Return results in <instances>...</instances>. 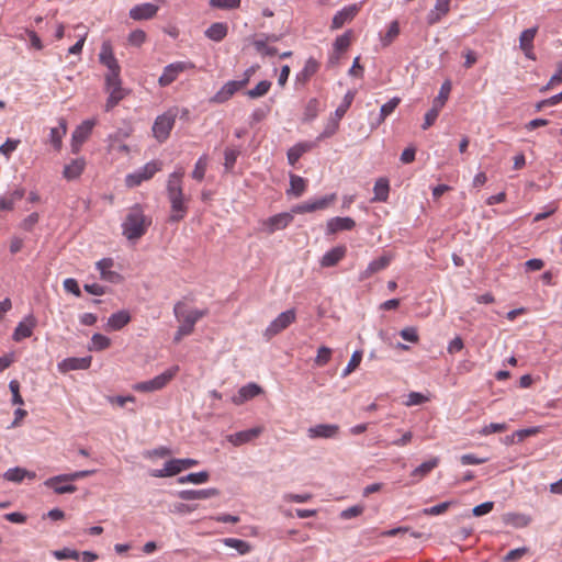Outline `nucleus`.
<instances>
[{"label": "nucleus", "instance_id": "nucleus-1", "mask_svg": "<svg viewBox=\"0 0 562 562\" xmlns=\"http://www.w3.org/2000/svg\"><path fill=\"white\" fill-rule=\"evenodd\" d=\"M184 169L179 167L171 172L167 180L166 191L170 203L169 222L178 223L188 214V202L190 198L183 193L182 178Z\"/></svg>", "mask_w": 562, "mask_h": 562}, {"label": "nucleus", "instance_id": "nucleus-2", "mask_svg": "<svg viewBox=\"0 0 562 562\" xmlns=\"http://www.w3.org/2000/svg\"><path fill=\"white\" fill-rule=\"evenodd\" d=\"M151 222L143 205L136 203L128 209L121 224L122 234L128 241H136L147 233Z\"/></svg>", "mask_w": 562, "mask_h": 562}, {"label": "nucleus", "instance_id": "nucleus-3", "mask_svg": "<svg viewBox=\"0 0 562 562\" xmlns=\"http://www.w3.org/2000/svg\"><path fill=\"white\" fill-rule=\"evenodd\" d=\"M175 317L181 322V325L178 327L173 341L179 342L184 336L190 335L194 330V326L199 319L206 316L209 314L207 308L203 310H191L186 311V305L183 302L179 301L173 306Z\"/></svg>", "mask_w": 562, "mask_h": 562}, {"label": "nucleus", "instance_id": "nucleus-4", "mask_svg": "<svg viewBox=\"0 0 562 562\" xmlns=\"http://www.w3.org/2000/svg\"><path fill=\"white\" fill-rule=\"evenodd\" d=\"M178 372V366L170 367L162 373L156 375L155 378L148 381H143L134 384L133 389L142 393H150L162 390L177 375Z\"/></svg>", "mask_w": 562, "mask_h": 562}, {"label": "nucleus", "instance_id": "nucleus-5", "mask_svg": "<svg viewBox=\"0 0 562 562\" xmlns=\"http://www.w3.org/2000/svg\"><path fill=\"white\" fill-rule=\"evenodd\" d=\"M177 119V110L170 109L161 115H158L153 125V133L159 143H164L175 125Z\"/></svg>", "mask_w": 562, "mask_h": 562}, {"label": "nucleus", "instance_id": "nucleus-6", "mask_svg": "<svg viewBox=\"0 0 562 562\" xmlns=\"http://www.w3.org/2000/svg\"><path fill=\"white\" fill-rule=\"evenodd\" d=\"M162 164L160 161L151 160L134 172L125 177V183L130 188L139 186L142 182L151 179L156 172L161 170Z\"/></svg>", "mask_w": 562, "mask_h": 562}, {"label": "nucleus", "instance_id": "nucleus-7", "mask_svg": "<svg viewBox=\"0 0 562 562\" xmlns=\"http://www.w3.org/2000/svg\"><path fill=\"white\" fill-rule=\"evenodd\" d=\"M296 313L294 308L286 310L280 313L266 328L263 336L270 340L276 335L286 329L292 323L295 322Z\"/></svg>", "mask_w": 562, "mask_h": 562}, {"label": "nucleus", "instance_id": "nucleus-8", "mask_svg": "<svg viewBox=\"0 0 562 562\" xmlns=\"http://www.w3.org/2000/svg\"><path fill=\"white\" fill-rule=\"evenodd\" d=\"M194 67V64L189 60L171 63L164 68L162 74L158 79V83L160 87H168L179 77L180 74L193 69Z\"/></svg>", "mask_w": 562, "mask_h": 562}, {"label": "nucleus", "instance_id": "nucleus-9", "mask_svg": "<svg viewBox=\"0 0 562 562\" xmlns=\"http://www.w3.org/2000/svg\"><path fill=\"white\" fill-rule=\"evenodd\" d=\"M336 200V194L331 193L325 196L311 199L308 201H305L301 204H297L292 207V213L295 214H303V213H311L317 210H324L329 204H331Z\"/></svg>", "mask_w": 562, "mask_h": 562}, {"label": "nucleus", "instance_id": "nucleus-10", "mask_svg": "<svg viewBox=\"0 0 562 562\" xmlns=\"http://www.w3.org/2000/svg\"><path fill=\"white\" fill-rule=\"evenodd\" d=\"M293 221V214L289 212L272 215L262 222V231L267 234H273L277 231L284 229Z\"/></svg>", "mask_w": 562, "mask_h": 562}, {"label": "nucleus", "instance_id": "nucleus-11", "mask_svg": "<svg viewBox=\"0 0 562 562\" xmlns=\"http://www.w3.org/2000/svg\"><path fill=\"white\" fill-rule=\"evenodd\" d=\"M93 126V121L86 120L72 132L71 151L74 154H77L80 150L81 145L88 139L89 135L91 134Z\"/></svg>", "mask_w": 562, "mask_h": 562}, {"label": "nucleus", "instance_id": "nucleus-12", "mask_svg": "<svg viewBox=\"0 0 562 562\" xmlns=\"http://www.w3.org/2000/svg\"><path fill=\"white\" fill-rule=\"evenodd\" d=\"M37 325V319L30 313L27 314L14 328L12 339L16 342L22 341L32 336L34 328Z\"/></svg>", "mask_w": 562, "mask_h": 562}, {"label": "nucleus", "instance_id": "nucleus-13", "mask_svg": "<svg viewBox=\"0 0 562 562\" xmlns=\"http://www.w3.org/2000/svg\"><path fill=\"white\" fill-rule=\"evenodd\" d=\"M361 4L362 3H355L346 5L341 10L337 11L331 20V29L338 30L342 27L345 23L352 21L360 11Z\"/></svg>", "mask_w": 562, "mask_h": 562}, {"label": "nucleus", "instance_id": "nucleus-14", "mask_svg": "<svg viewBox=\"0 0 562 562\" xmlns=\"http://www.w3.org/2000/svg\"><path fill=\"white\" fill-rule=\"evenodd\" d=\"M319 64L314 58H308L301 71L295 75L294 87L296 90L304 88L311 78L318 71Z\"/></svg>", "mask_w": 562, "mask_h": 562}, {"label": "nucleus", "instance_id": "nucleus-15", "mask_svg": "<svg viewBox=\"0 0 562 562\" xmlns=\"http://www.w3.org/2000/svg\"><path fill=\"white\" fill-rule=\"evenodd\" d=\"M246 86V81H227L212 98L213 103H224L228 101L239 89Z\"/></svg>", "mask_w": 562, "mask_h": 562}, {"label": "nucleus", "instance_id": "nucleus-16", "mask_svg": "<svg viewBox=\"0 0 562 562\" xmlns=\"http://www.w3.org/2000/svg\"><path fill=\"white\" fill-rule=\"evenodd\" d=\"M263 428L262 427H252L246 430L237 431L235 434H231L226 437L227 441L232 445L238 447L248 442L254 441L258 438Z\"/></svg>", "mask_w": 562, "mask_h": 562}, {"label": "nucleus", "instance_id": "nucleus-17", "mask_svg": "<svg viewBox=\"0 0 562 562\" xmlns=\"http://www.w3.org/2000/svg\"><path fill=\"white\" fill-rule=\"evenodd\" d=\"M356 227V222L351 217H331L326 223V235H334L339 232L352 231Z\"/></svg>", "mask_w": 562, "mask_h": 562}, {"label": "nucleus", "instance_id": "nucleus-18", "mask_svg": "<svg viewBox=\"0 0 562 562\" xmlns=\"http://www.w3.org/2000/svg\"><path fill=\"white\" fill-rule=\"evenodd\" d=\"M158 10L159 7L157 4L146 2L133 7L128 15L134 21L149 20L157 14Z\"/></svg>", "mask_w": 562, "mask_h": 562}, {"label": "nucleus", "instance_id": "nucleus-19", "mask_svg": "<svg viewBox=\"0 0 562 562\" xmlns=\"http://www.w3.org/2000/svg\"><path fill=\"white\" fill-rule=\"evenodd\" d=\"M44 485L48 488H52L56 494H69L75 493L77 491L76 485L70 484L69 479H61L59 475H55L52 477H48Z\"/></svg>", "mask_w": 562, "mask_h": 562}, {"label": "nucleus", "instance_id": "nucleus-20", "mask_svg": "<svg viewBox=\"0 0 562 562\" xmlns=\"http://www.w3.org/2000/svg\"><path fill=\"white\" fill-rule=\"evenodd\" d=\"M339 431V426L335 424H318L307 429V436L310 439L316 438H334Z\"/></svg>", "mask_w": 562, "mask_h": 562}, {"label": "nucleus", "instance_id": "nucleus-21", "mask_svg": "<svg viewBox=\"0 0 562 562\" xmlns=\"http://www.w3.org/2000/svg\"><path fill=\"white\" fill-rule=\"evenodd\" d=\"M260 393H262V389L258 384L250 382L238 390L237 394L232 397V402L235 405H241Z\"/></svg>", "mask_w": 562, "mask_h": 562}, {"label": "nucleus", "instance_id": "nucleus-22", "mask_svg": "<svg viewBox=\"0 0 562 562\" xmlns=\"http://www.w3.org/2000/svg\"><path fill=\"white\" fill-rule=\"evenodd\" d=\"M91 361L92 358L90 356L82 358L70 357L60 361L58 363V369L61 372L86 370L91 366Z\"/></svg>", "mask_w": 562, "mask_h": 562}, {"label": "nucleus", "instance_id": "nucleus-23", "mask_svg": "<svg viewBox=\"0 0 562 562\" xmlns=\"http://www.w3.org/2000/svg\"><path fill=\"white\" fill-rule=\"evenodd\" d=\"M390 262H391V257L386 256V255H383V256L372 260L368 265V267L363 271L360 272L359 280L364 281V280L369 279L374 273L387 268Z\"/></svg>", "mask_w": 562, "mask_h": 562}, {"label": "nucleus", "instance_id": "nucleus-24", "mask_svg": "<svg viewBox=\"0 0 562 562\" xmlns=\"http://www.w3.org/2000/svg\"><path fill=\"white\" fill-rule=\"evenodd\" d=\"M216 495H218V491L213 487L203 490H182L178 493L179 498L182 501L207 499Z\"/></svg>", "mask_w": 562, "mask_h": 562}, {"label": "nucleus", "instance_id": "nucleus-25", "mask_svg": "<svg viewBox=\"0 0 562 562\" xmlns=\"http://www.w3.org/2000/svg\"><path fill=\"white\" fill-rule=\"evenodd\" d=\"M86 168V159L83 157L72 159L69 164L65 165L63 177L68 181L78 179Z\"/></svg>", "mask_w": 562, "mask_h": 562}, {"label": "nucleus", "instance_id": "nucleus-26", "mask_svg": "<svg viewBox=\"0 0 562 562\" xmlns=\"http://www.w3.org/2000/svg\"><path fill=\"white\" fill-rule=\"evenodd\" d=\"M346 251L345 246H336L329 249L323 255L321 266L324 268L336 266L346 256Z\"/></svg>", "mask_w": 562, "mask_h": 562}, {"label": "nucleus", "instance_id": "nucleus-27", "mask_svg": "<svg viewBox=\"0 0 562 562\" xmlns=\"http://www.w3.org/2000/svg\"><path fill=\"white\" fill-rule=\"evenodd\" d=\"M58 126L52 127L48 140L55 150H60L63 146V138L67 133V122L65 119H59Z\"/></svg>", "mask_w": 562, "mask_h": 562}, {"label": "nucleus", "instance_id": "nucleus-28", "mask_svg": "<svg viewBox=\"0 0 562 562\" xmlns=\"http://www.w3.org/2000/svg\"><path fill=\"white\" fill-rule=\"evenodd\" d=\"M3 477L9 482L21 483L24 479L34 480L36 477V473L20 467H15L8 469L3 473Z\"/></svg>", "mask_w": 562, "mask_h": 562}, {"label": "nucleus", "instance_id": "nucleus-29", "mask_svg": "<svg viewBox=\"0 0 562 562\" xmlns=\"http://www.w3.org/2000/svg\"><path fill=\"white\" fill-rule=\"evenodd\" d=\"M25 195V189L22 187L15 188L5 196H0V210L12 211L14 204Z\"/></svg>", "mask_w": 562, "mask_h": 562}, {"label": "nucleus", "instance_id": "nucleus-30", "mask_svg": "<svg viewBox=\"0 0 562 562\" xmlns=\"http://www.w3.org/2000/svg\"><path fill=\"white\" fill-rule=\"evenodd\" d=\"M228 32V26L224 22H215L211 24L204 32L205 36L213 42L223 41Z\"/></svg>", "mask_w": 562, "mask_h": 562}, {"label": "nucleus", "instance_id": "nucleus-31", "mask_svg": "<svg viewBox=\"0 0 562 562\" xmlns=\"http://www.w3.org/2000/svg\"><path fill=\"white\" fill-rule=\"evenodd\" d=\"M372 202H386L390 193V182L386 178H379L373 187Z\"/></svg>", "mask_w": 562, "mask_h": 562}, {"label": "nucleus", "instance_id": "nucleus-32", "mask_svg": "<svg viewBox=\"0 0 562 562\" xmlns=\"http://www.w3.org/2000/svg\"><path fill=\"white\" fill-rule=\"evenodd\" d=\"M113 267V259L103 258L97 262V269L100 271L101 278L109 282H115L120 276L111 270Z\"/></svg>", "mask_w": 562, "mask_h": 562}, {"label": "nucleus", "instance_id": "nucleus-33", "mask_svg": "<svg viewBox=\"0 0 562 562\" xmlns=\"http://www.w3.org/2000/svg\"><path fill=\"white\" fill-rule=\"evenodd\" d=\"M131 321V315L127 311H119L113 313L108 319V326L112 330H120Z\"/></svg>", "mask_w": 562, "mask_h": 562}, {"label": "nucleus", "instance_id": "nucleus-34", "mask_svg": "<svg viewBox=\"0 0 562 562\" xmlns=\"http://www.w3.org/2000/svg\"><path fill=\"white\" fill-rule=\"evenodd\" d=\"M99 59L100 63L108 68V70L121 68L112 52V48L108 44L102 45L101 52L99 54Z\"/></svg>", "mask_w": 562, "mask_h": 562}, {"label": "nucleus", "instance_id": "nucleus-35", "mask_svg": "<svg viewBox=\"0 0 562 562\" xmlns=\"http://www.w3.org/2000/svg\"><path fill=\"white\" fill-rule=\"evenodd\" d=\"M307 181L297 175H290V189L286 190L288 195L300 198L306 190Z\"/></svg>", "mask_w": 562, "mask_h": 562}, {"label": "nucleus", "instance_id": "nucleus-36", "mask_svg": "<svg viewBox=\"0 0 562 562\" xmlns=\"http://www.w3.org/2000/svg\"><path fill=\"white\" fill-rule=\"evenodd\" d=\"M312 148V145L308 143H297L293 147H291L288 153V162L291 166H294L300 158L304 155V153L308 151Z\"/></svg>", "mask_w": 562, "mask_h": 562}, {"label": "nucleus", "instance_id": "nucleus-37", "mask_svg": "<svg viewBox=\"0 0 562 562\" xmlns=\"http://www.w3.org/2000/svg\"><path fill=\"white\" fill-rule=\"evenodd\" d=\"M537 34V27L526 29L520 33L519 47L521 50L533 49V40Z\"/></svg>", "mask_w": 562, "mask_h": 562}, {"label": "nucleus", "instance_id": "nucleus-38", "mask_svg": "<svg viewBox=\"0 0 562 562\" xmlns=\"http://www.w3.org/2000/svg\"><path fill=\"white\" fill-rule=\"evenodd\" d=\"M210 474L206 471H200L195 473H189L187 475L178 477L179 484L192 483L203 484L209 481Z\"/></svg>", "mask_w": 562, "mask_h": 562}, {"label": "nucleus", "instance_id": "nucleus-39", "mask_svg": "<svg viewBox=\"0 0 562 562\" xmlns=\"http://www.w3.org/2000/svg\"><path fill=\"white\" fill-rule=\"evenodd\" d=\"M438 463H439L438 458H432L428 461H425L413 470L412 476L422 479L425 475H427L429 472H431L438 465Z\"/></svg>", "mask_w": 562, "mask_h": 562}, {"label": "nucleus", "instance_id": "nucleus-40", "mask_svg": "<svg viewBox=\"0 0 562 562\" xmlns=\"http://www.w3.org/2000/svg\"><path fill=\"white\" fill-rule=\"evenodd\" d=\"M319 112V101L316 98H312L307 101L304 112H303V121L312 122L315 120Z\"/></svg>", "mask_w": 562, "mask_h": 562}, {"label": "nucleus", "instance_id": "nucleus-41", "mask_svg": "<svg viewBox=\"0 0 562 562\" xmlns=\"http://www.w3.org/2000/svg\"><path fill=\"white\" fill-rule=\"evenodd\" d=\"M401 99L397 97L392 98L386 103H384L380 109L379 119L376 125L381 124L389 115H391L394 110L398 106Z\"/></svg>", "mask_w": 562, "mask_h": 562}, {"label": "nucleus", "instance_id": "nucleus-42", "mask_svg": "<svg viewBox=\"0 0 562 562\" xmlns=\"http://www.w3.org/2000/svg\"><path fill=\"white\" fill-rule=\"evenodd\" d=\"M111 345V340L109 337L102 334H93L91 338V342L89 345V350L91 351H101L106 349Z\"/></svg>", "mask_w": 562, "mask_h": 562}, {"label": "nucleus", "instance_id": "nucleus-43", "mask_svg": "<svg viewBox=\"0 0 562 562\" xmlns=\"http://www.w3.org/2000/svg\"><path fill=\"white\" fill-rule=\"evenodd\" d=\"M223 542L226 547L236 549L240 554H247L251 550V546L241 539L225 538Z\"/></svg>", "mask_w": 562, "mask_h": 562}, {"label": "nucleus", "instance_id": "nucleus-44", "mask_svg": "<svg viewBox=\"0 0 562 562\" xmlns=\"http://www.w3.org/2000/svg\"><path fill=\"white\" fill-rule=\"evenodd\" d=\"M450 92H451V82H450V80H446L441 85L439 93L432 102V106H437V109L441 110L442 106L445 105L446 101L448 100Z\"/></svg>", "mask_w": 562, "mask_h": 562}, {"label": "nucleus", "instance_id": "nucleus-45", "mask_svg": "<svg viewBox=\"0 0 562 562\" xmlns=\"http://www.w3.org/2000/svg\"><path fill=\"white\" fill-rule=\"evenodd\" d=\"M240 151L234 147H227L224 150V168L226 172H231L234 169Z\"/></svg>", "mask_w": 562, "mask_h": 562}, {"label": "nucleus", "instance_id": "nucleus-46", "mask_svg": "<svg viewBox=\"0 0 562 562\" xmlns=\"http://www.w3.org/2000/svg\"><path fill=\"white\" fill-rule=\"evenodd\" d=\"M271 88V82L268 80H262L257 86L246 92L248 98L250 99H258L260 97H263L268 93V91Z\"/></svg>", "mask_w": 562, "mask_h": 562}, {"label": "nucleus", "instance_id": "nucleus-47", "mask_svg": "<svg viewBox=\"0 0 562 562\" xmlns=\"http://www.w3.org/2000/svg\"><path fill=\"white\" fill-rule=\"evenodd\" d=\"M109 98L105 104V111L112 110L119 102L124 98V91L122 88L108 89Z\"/></svg>", "mask_w": 562, "mask_h": 562}, {"label": "nucleus", "instance_id": "nucleus-48", "mask_svg": "<svg viewBox=\"0 0 562 562\" xmlns=\"http://www.w3.org/2000/svg\"><path fill=\"white\" fill-rule=\"evenodd\" d=\"M355 99V92L352 91H348L345 97H344V100L342 102L340 103V105L335 110V116L337 117V120H341L344 117V115L346 114V112L348 111V109L350 108L352 101Z\"/></svg>", "mask_w": 562, "mask_h": 562}, {"label": "nucleus", "instance_id": "nucleus-49", "mask_svg": "<svg viewBox=\"0 0 562 562\" xmlns=\"http://www.w3.org/2000/svg\"><path fill=\"white\" fill-rule=\"evenodd\" d=\"M207 167V156L202 155L195 162L194 170L192 171V178L202 181Z\"/></svg>", "mask_w": 562, "mask_h": 562}, {"label": "nucleus", "instance_id": "nucleus-50", "mask_svg": "<svg viewBox=\"0 0 562 562\" xmlns=\"http://www.w3.org/2000/svg\"><path fill=\"white\" fill-rule=\"evenodd\" d=\"M361 360H362V351H360V350L353 351L349 362L347 363L346 368L341 372V378L348 376L353 370H356L357 367L360 364Z\"/></svg>", "mask_w": 562, "mask_h": 562}, {"label": "nucleus", "instance_id": "nucleus-51", "mask_svg": "<svg viewBox=\"0 0 562 562\" xmlns=\"http://www.w3.org/2000/svg\"><path fill=\"white\" fill-rule=\"evenodd\" d=\"M451 505H452L451 501L442 502L440 504L424 508L422 513L425 516H439V515L446 513L450 508Z\"/></svg>", "mask_w": 562, "mask_h": 562}, {"label": "nucleus", "instance_id": "nucleus-52", "mask_svg": "<svg viewBox=\"0 0 562 562\" xmlns=\"http://www.w3.org/2000/svg\"><path fill=\"white\" fill-rule=\"evenodd\" d=\"M254 47L262 56H273L278 53L276 47L269 46L262 38L255 40Z\"/></svg>", "mask_w": 562, "mask_h": 562}, {"label": "nucleus", "instance_id": "nucleus-53", "mask_svg": "<svg viewBox=\"0 0 562 562\" xmlns=\"http://www.w3.org/2000/svg\"><path fill=\"white\" fill-rule=\"evenodd\" d=\"M339 121L340 120H337V117H331L329 119V121L327 122V124L325 125L323 132L319 134V136L317 137V140H321V139H325V138H328V137H331L338 130V126H339Z\"/></svg>", "mask_w": 562, "mask_h": 562}, {"label": "nucleus", "instance_id": "nucleus-54", "mask_svg": "<svg viewBox=\"0 0 562 562\" xmlns=\"http://www.w3.org/2000/svg\"><path fill=\"white\" fill-rule=\"evenodd\" d=\"M120 71H121V68L108 70V72L105 75L106 89L122 88L121 79H120Z\"/></svg>", "mask_w": 562, "mask_h": 562}, {"label": "nucleus", "instance_id": "nucleus-55", "mask_svg": "<svg viewBox=\"0 0 562 562\" xmlns=\"http://www.w3.org/2000/svg\"><path fill=\"white\" fill-rule=\"evenodd\" d=\"M210 7L223 10L237 9L240 5V0H210Z\"/></svg>", "mask_w": 562, "mask_h": 562}, {"label": "nucleus", "instance_id": "nucleus-56", "mask_svg": "<svg viewBox=\"0 0 562 562\" xmlns=\"http://www.w3.org/2000/svg\"><path fill=\"white\" fill-rule=\"evenodd\" d=\"M330 358H331V349L326 346H322L317 350V356H316L314 362L317 367H324L325 364H327L329 362Z\"/></svg>", "mask_w": 562, "mask_h": 562}, {"label": "nucleus", "instance_id": "nucleus-57", "mask_svg": "<svg viewBox=\"0 0 562 562\" xmlns=\"http://www.w3.org/2000/svg\"><path fill=\"white\" fill-rule=\"evenodd\" d=\"M507 429V425L504 423H491L488 425H485L481 430L480 434L482 436H488L496 432H503Z\"/></svg>", "mask_w": 562, "mask_h": 562}, {"label": "nucleus", "instance_id": "nucleus-58", "mask_svg": "<svg viewBox=\"0 0 562 562\" xmlns=\"http://www.w3.org/2000/svg\"><path fill=\"white\" fill-rule=\"evenodd\" d=\"M462 465H479L487 461V458H479L474 453H465L459 458Z\"/></svg>", "mask_w": 562, "mask_h": 562}, {"label": "nucleus", "instance_id": "nucleus-59", "mask_svg": "<svg viewBox=\"0 0 562 562\" xmlns=\"http://www.w3.org/2000/svg\"><path fill=\"white\" fill-rule=\"evenodd\" d=\"M363 512H364V506H362V505H355V506H351V507H348V508L344 509L340 513V518L345 519V520L351 519V518L360 516Z\"/></svg>", "mask_w": 562, "mask_h": 562}, {"label": "nucleus", "instance_id": "nucleus-60", "mask_svg": "<svg viewBox=\"0 0 562 562\" xmlns=\"http://www.w3.org/2000/svg\"><path fill=\"white\" fill-rule=\"evenodd\" d=\"M53 555L57 560H65V559H71V560H78L79 559V552L69 548H64L61 550H56L53 552Z\"/></svg>", "mask_w": 562, "mask_h": 562}, {"label": "nucleus", "instance_id": "nucleus-61", "mask_svg": "<svg viewBox=\"0 0 562 562\" xmlns=\"http://www.w3.org/2000/svg\"><path fill=\"white\" fill-rule=\"evenodd\" d=\"M350 45V32L338 36L334 42V48L337 53L346 50Z\"/></svg>", "mask_w": 562, "mask_h": 562}, {"label": "nucleus", "instance_id": "nucleus-62", "mask_svg": "<svg viewBox=\"0 0 562 562\" xmlns=\"http://www.w3.org/2000/svg\"><path fill=\"white\" fill-rule=\"evenodd\" d=\"M20 139L8 138L4 144L0 146V154L9 158L11 154L18 148Z\"/></svg>", "mask_w": 562, "mask_h": 562}, {"label": "nucleus", "instance_id": "nucleus-63", "mask_svg": "<svg viewBox=\"0 0 562 562\" xmlns=\"http://www.w3.org/2000/svg\"><path fill=\"white\" fill-rule=\"evenodd\" d=\"M440 110L437 106H431L429 111L425 114L424 123L422 125L423 130H428L438 119Z\"/></svg>", "mask_w": 562, "mask_h": 562}, {"label": "nucleus", "instance_id": "nucleus-64", "mask_svg": "<svg viewBox=\"0 0 562 562\" xmlns=\"http://www.w3.org/2000/svg\"><path fill=\"white\" fill-rule=\"evenodd\" d=\"M527 552H528V548H526V547H521V548H517V549L510 550L509 552H507L506 555H504L502 561L503 562H516L517 559H519L520 557H522Z\"/></svg>", "mask_w": 562, "mask_h": 562}]
</instances>
